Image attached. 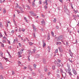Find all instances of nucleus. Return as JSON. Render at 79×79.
<instances>
[{
	"label": "nucleus",
	"instance_id": "obj_1",
	"mask_svg": "<svg viewBox=\"0 0 79 79\" xmlns=\"http://www.w3.org/2000/svg\"><path fill=\"white\" fill-rule=\"evenodd\" d=\"M61 62L60 60H55L54 63L56 64V66L58 67H60V66H63L62 63H60Z\"/></svg>",
	"mask_w": 79,
	"mask_h": 79
},
{
	"label": "nucleus",
	"instance_id": "obj_2",
	"mask_svg": "<svg viewBox=\"0 0 79 79\" xmlns=\"http://www.w3.org/2000/svg\"><path fill=\"white\" fill-rule=\"evenodd\" d=\"M69 52H70V56H69V57H70V60H72V58H73V53H72V52H71V50H69Z\"/></svg>",
	"mask_w": 79,
	"mask_h": 79
},
{
	"label": "nucleus",
	"instance_id": "obj_3",
	"mask_svg": "<svg viewBox=\"0 0 79 79\" xmlns=\"http://www.w3.org/2000/svg\"><path fill=\"white\" fill-rule=\"evenodd\" d=\"M67 66H68L69 69H66V72H67L69 74V64H67Z\"/></svg>",
	"mask_w": 79,
	"mask_h": 79
},
{
	"label": "nucleus",
	"instance_id": "obj_4",
	"mask_svg": "<svg viewBox=\"0 0 79 79\" xmlns=\"http://www.w3.org/2000/svg\"><path fill=\"white\" fill-rule=\"evenodd\" d=\"M57 38V41H59V40H62V37L61 36H59Z\"/></svg>",
	"mask_w": 79,
	"mask_h": 79
},
{
	"label": "nucleus",
	"instance_id": "obj_5",
	"mask_svg": "<svg viewBox=\"0 0 79 79\" xmlns=\"http://www.w3.org/2000/svg\"><path fill=\"white\" fill-rule=\"evenodd\" d=\"M0 69H4L2 64L1 62H0Z\"/></svg>",
	"mask_w": 79,
	"mask_h": 79
},
{
	"label": "nucleus",
	"instance_id": "obj_6",
	"mask_svg": "<svg viewBox=\"0 0 79 79\" xmlns=\"http://www.w3.org/2000/svg\"><path fill=\"white\" fill-rule=\"evenodd\" d=\"M28 68L30 71H32V69L31 68V66L29 65L28 66Z\"/></svg>",
	"mask_w": 79,
	"mask_h": 79
},
{
	"label": "nucleus",
	"instance_id": "obj_7",
	"mask_svg": "<svg viewBox=\"0 0 79 79\" xmlns=\"http://www.w3.org/2000/svg\"><path fill=\"white\" fill-rule=\"evenodd\" d=\"M62 74L63 77V76H64V77H66V73L64 72H62Z\"/></svg>",
	"mask_w": 79,
	"mask_h": 79
},
{
	"label": "nucleus",
	"instance_id": "obj_8",
	"mask_svg": "<svg viewBox=\"0 0 79 79\" xmlns=\"http://www.w3.org/2000/svg\"><path fill=\"white\" fill-rule=\"evenodd\" d=\"M73 71L74 74H75V75H76V74H77V72H76V70H74V69H73Z\"/></svg>",
	"mask_w": 79,
	"mask_h": 79
},
{
	"label": "nucleus",
	"instance_id": "obj_9",
	"mask_svg": "<svg viewBox=\"0 0 79 79\" xmlns=\"http://www.w3.org/2000/svg\"><path fill=\"white\" fill-rule=\"evenodd\" d=\"M73 11L74 12L75 14H76L77 13H78V10H75V9H73Z\"/></svg>",
	"mask_w": 79,
	"mask_h": 79
},
{
	"label": "nucleus",
	"instance_id": "obj_10",
	"mask_svg": "<svg viewBox=\"0 0 79 79\" xmlns=\"http://www.w3.org/2000/svg\"><path fill=\"white\" fill-rule=\"evenodd\" d=\"M32 53V51H31V50H29V51L28 52V54L29 55H31Z\"/></svg>",
	"mask_w": 79,
	"mask_h": 79
},
{
	"label": "nucleus",
	"instance_id": "obj_11",
	"mask_svg": "<svg viewBox=\"0 0 79 79\" xmlns=\"http://www.w3.org/2000/svg\"><path fill=\"white\" fill-rule=\"evenodd\" d=\"M19 9H20L21 13L24 12V11L23 10V8L22 7H19Z\"/></svg>",
	"mask_w": 79,
	"mask_h": 79
},
{
	"label": "nucleus",
	"instance_id": "obj_12",
	"mask_svg": "<svg viewBox=\"0 0 79 79\" xmlns=\"http://www.w3.org/2000/svg\"><path fill=\"white\" fill-rule=\"evenodd\" d=\"M39 56H40L39 55L36 54V55L35 56V58H39Z\"/></svg>",
	"mask_w": 79,
	"mask_h": 79
},
{
	"label": "nucleus",
	"instance_id": "obj_13",
	"mask_svg": "<svg viewBox=\"0 0 79 79\" xmlns=\"http://www.w3.org/2000/svg\"><path fill=\"white\" fill-rule=\"evenodd\" d=\"M59 49L60 52H61V53H62V52H63V49H61V48L59 47Z\"/></svg>",
	"mask_w": 79,
	"mask_h": 79
},
{
	"label": "nucleus",
	"instance_id": "obj_14",
	"mask_svg": "<svg viewBox=\"0 0 79 79\" xmlns=\"http://www.w3.org/2000/svg\"><path fill=\"white\" fill-rule=\"evenodd\" d=\"M33 66H34V69H36V66H37V65L35 64H33Z\"/></svg>",
	"mask_w": 79,
	"mask_h": 79
},
{
	"label": "nucleus",
	"instance_id": "obj_15",
	"mask_svg": "<svg viewBox=\"0 0 79 79\" xmlns=\"http://www.w3.org/2000/svg\"><path fill=\"white\" fill-rule=\"evenodd\" d=\"M48 40H50V34L48 33V38H47Z\"/></svg>",
	"mask_w": 79,
	"mask_h": 79
},
{
	"label": "nucleus",
	"instance_id": "obj_16",
	"mask_svg": "<svg viewBox=\"0 0 79 79\" xmlns=\"http://www.w3.org/2000/svg\"><path fill=\"white\" fill-rule=\"evenodd\" d=\"M33 28V29L34 31H36V28L34 27V26L33 25L32 26Z\"/></svg>",
	"mask_w": 79,
	"mask_h": 79
},
{
	"label": "nucleus",
	"instance_id": "obj_17",
	"mask_svg": "<svg viewBox=\"0 0 79 79\" xmlns=\"http://www.w3.org/2000/svg\"><path fill=\"white\" fill-rule=\"evenodd\" d=\"M70 6H71V8L72 9H74V8L73 6V4L71 3L70 4Z\"/></svg>",
	"mask_w": 79,
	"mask_h": 79
},
{
	"label": "nucleus",
	"instance_id": "obj_18",
	"mask_svg": "<svg viewBox=\"0 0 79 79\" xmlns=\"http://www.w3.org/2000/svg\"><path fill=\"white\" fill-rule=\"evenodd\" d=\"M64 11H67V8L66 6H64Z\"/></svg>",
	"mask_w": 79,
	"mask_h": 79
},
{
	"label": "nucleus",
	"instance_id": "obj_19",
	"mask_svg": "<svg viewBox=\"0 0 79 79\" xmlns=\"http://www.w3.org/2000/svg\"><path fill=\"white\" fill-rule=\"evenodd\" d=\"M18 64L19 66H23V64H21V65H20L19 64H21V62L20 61H19L18 62Z\"/></svg>",
	"mask_w": 79,
	"mask_h": 79
},
{
	"label": "nucleus",
	"instance_id": "obj_20",
	"mask_svg": "<svg viewBox=\"0 0 79 79\" xmlns=\"http://www.w3.org/2000/svg\"><path fill=\"white\" fill-rule=\"evenodd\" d=\"M0 27H2H2H3V25H2V23H0Z\"/></svg>",
	"mask_w": 79,
	"mask_h": 79
},
{
	"label": "nucleus",
	"instance_id": "obj_21",
	"mask_svg": "<svg viewBox=\"0 0 79 79\" xmlns=\"http://www.w3.org/2000/svg\"><path fill=\"white\" fill-rule=\"evenodd\" d=\"M61 42H59L57 43V45H61Z\"/></svg>",
	"mask_w": 79,
	"mask_h": 79
},
{
	"label": "nucleus",
	"instance_id": "obj_22",
	"mask_svg": "<svg viewBox=\"0 0 79 79\" xmlns=\"http://www.w3.org/2000/svg\"><path fill=\"white\" fill-rule=\"evenodd\" d=\"M58 49H56L55 52H54L55 53H58Z\"/></svg>",
	"mask_w": 79,
	"mask_h": 79
},
{
	"label": "nucleus",
	"instance_id": "obj_23",
	"mask_svg": "<svg viewBox=\"0 0 79 79\" xmlns=\"http://www.w3.org/2000/svg\"><path fill=\"white\" fill-rule=\"evenodd\" d=\"M24 51V49L23 48H22V49L20 50V52H21V53H23V51Z\"/></svg>",
	"mask_w": 79,
	"mask_h": 79
},
{
	"label": "nucleus",
	"instance_id": "obj_24",
	"mask_svg": "<svg viewBox=\"0 0 79 79\" xmlns=\"http://www.w3.org/2000/svg\"><path fill=\"white\" fill-rule=\"evenodd\" d=\"M46 46V44L45 43H44L43 44V47H45V46Z\"/></svg>",
	"mask_w": 79,
	"mask_h": 79
},
{
	"label": "nucleus",
	"instance_id": "obj_25",
	"mask_svg": "<svg viewBox=\"0 0 79 79\" xmlns=\"http://www.w3.org/2000/svg\"><path fill=\"white\" fill-rule=\"evenodd\" d=\"M30 13H31L32 15H34V12L32 11H30Z\"/></svg>",
	"mask_w": 79,
	"mask_h": 79
},
{
	"label": "nucleus",
	"instance_id": "obj_26",
	"mask_svg": "<svg viewBox=\"0 0 79 79\" xmlns=\"http://www.w3.org/2000/svg\"><path fill=\"white\" fill-rule=\"evenodd\" d=\"M3 13H4V14L6 13V10L5 9L3 10Z\"/></svg>",
	"mask_w": 79,
	"mask_h": 79
},
{
	"label": "nucleus",
	"instance_id": "obj_27",
	"mask_svg": "<svg viewBox=\"0 0 79 79\" xmlns=\"http://www.w3.org/2000/svg\"><path fill=\"white\" fill-rule=\"evenodd\" d=\"M26 7H27L28 9V10H29V9H31V7H30V6L28 5L26 6Z\"/></svg>",
	"mask_w": 79,
	"mask_h": 79
},
{
	"label": "nucleus",
	"instance_id": "obj_28",
	"mask_svg": "<svg viewBox=\"0 0 79 79\" xmlns=\"http://www.w3.org/2000/svg\"><path fill=\"white\" fill-rule=\"evenodd\" d=\"M13 22L15 25L16 26V22H15V19H13Z\"/></svg>",
	"mask_w": 79,
	"mask_h": 79
},
{
	"label": "nucleus",
	"instance_id": "obj_29",
	"mask_svg": "<svg viewBox=\"0 0 79 79\" xmlns=\"http://www.w3.org/2000/svg\"><path fill=\"white\" fill-rule=\"evenodd\" d=\"M46 3V5H48V3L47 2V0H45V2H44V3Z\"/></svg>",
	"mask_w": 79,
	"mask_h": 79
},
{
	"label": "nucleus",
	"instance_id": "obj_30",
	"mask_svg": "<svg viewBox=\"0 0 79 79\" xmlns=\"http://www.w3.org/2000/svg\"><path fill=\"white\" fill-rule=\"evenodd\" d=\"M44 8H45V10H47V5H45L44 6Z\"/></svg>",
	"mask_w": 79,
	"mask_h": 79
},
{
	"label": "nucleus",
	"instance_id": "obj_31",
	"mask_svg": "<svg viewBox=\"0 0 79 79\" xmlns=\"http://www.w3.org/2000/svg\"><path fill=\"white\" fill-rule=\"evenodd\" d=\"M65 44H66L67 46H69V45H68V41H66Z\"/></svg>",
	"mask_w": 79,
	"mask_h": 79
},
{
	"label": "nucleus",
	"instance_id": "obj_32",
	"mask_svg": "<svg viewBox=\"0 0 79 79\" xmlns=\"http://www.w3.org/2000/svg\"><path fill=\"white\" fill-rule=\"evenodd\" d=\"M32 53H35V49H34L33 50Z\"/></svg>",
	"mask_w": 79,
	"mask_h": 79
},
{
	"label": "nucleus",
	"instance_id": "obj_33",
	"mask_svg": "<svg viewBox=\"0 0 79 79\" xmlns=\"http://www.w3.org/2000/svg\"><path fill=\"white\" fill-rule=\"evenodd\" d=\"M52 68L53 69H55V65H53L52 67Z\"/></svg>",
	"mask_w": 79,
	"mask_h": 79
},
{
	"label": "nucleus",
	"instance_id": "obj_34",
	"mask_svg": "<svg viewBox=\"0 0 79 79\" xmlns=\"http://www.w3.org/2000/svg\"><path fill=\"white\" fill-rule=\"evenodd\" d=\"M51 34L52 35V37H53L54 36V33L52 31Z\"/></svg>",
	"mask_w": 79,
	"mask_h": 79
},
{
	"label": "nucleus",
	"instance_id": "obj_35",
	"mask_svg": "<svg viewBox=\"0 0 79 79\" xmlns=\"http://www.w3.org/2000/svg\"><path fill=\"white\" fill-rule=\"evenodd\" d=\"M0 79H3V76L2 75L0 76Z\"/></svg>",
	"mask_w": 79,
	"mask_h": 79
},
{
	"label": "nucleus",
	"instance_id": "obj_36",
	"mask_svg": "<svg viewBox=\"0 0 79 79\" xmlns=\"http://www.w3.org/2000/svg\"><path fill=\"white\" fill-rule=\"evenodd\" d=\"M44 71L45 72H47L48 71V70L47 69L45 68L44 69Z\"/></svg>",
	"mask_w": 79,
	"mask_h": 79
},
{
	"label": "nucleus",
	"instance_id": "obj_37",
	"mask_svg": "<svg viewBox=\"0 0 79 79\" xmlns=\"http://www.w3.org/2000/svg\"><path fill=\"white\" fill-rule=\"evenodd\" d=\"M39 5H41L42 4V1L40 0L39 2Z\"/></svg>",
	"mask_w": 79,
	"mask_h": 79
},
{
	"label": "nucleus",
	"instance_id": "obj_38",
	"mask_svg": "<svg viewBox=\"0 0 79 79\" xmlns=\"http://www.w3.org/2000/svg\"><path fill=\"white\" fill-rule=\"evenodd\" d=\"M35 2H32V5H33V6L35 5Z\"/></svg>",
	"mask_w": 79,
	"mask_h": 79
},
{
	"label": "nucleus",
	"instance_id": "obj_39",
	"mask_svg": "<svg viewBox=\"0 0 79 79\" xmlns=\"http://www.w3.org/2000/svg\"><path fill=\"white\" fill-rule=\"evenodd\" d=\"M0 54L1 55V56H3V53L2 52H0Z\"/></svg>",
	"mask_w": 79,
	"mask_h": 79
},
{
	"label": "nucleus",
	"instance_id": "obj_40",
	"mask_svg": "<svg viewBox=\"0 0 79 79\" xmlns=\"http://www.w3.org/2000/svg\"><path fill=\"white\" fill-rule=\"evenodd\" d=\"M2 42L3 43H5V42H6V40H2Z\"/></svg>",
	"mask_w": 79,
	"mask_h": 79
},
{
	"label": "nucleus",
	"instance_id": "obj_41",
	"mask_svg": "<svg viewBox=\"0 0 79 79\" xmlns=\"http://www.w3.org/2000/svg\"><path fill=\"white\" fill-rule=\"evenodd\" d=\"M32 44H33V43H32L31 42H30L29 43V45H32Z\"/></svg>",
	"mask_w": 79,
	"mask_h": 79
},
{
	"label": "nucleus",
	"instance_id": "obj_42",
	"mask_svg": "<svg viewBox=\"0 0 79 79\" xmlns=\"http://www.w3.org/2000/svg\"><path fill=\"white\" fill-rule=\"evenodd\" d=\"M19 47H21V44L20 43H19Z\"/></svg>",
	"mask_w": 79,
	"mask_h": 79
},
{
	"label": "nucleus",
	"instance_id": "obj_43",
	"mask_svg": "<svg viewBox=\"0 0 79 79\" xmlns=\"http://www.w3.org/2000/svg\"><path fill=\"white\" fill-rule=\"evenodd\" d=\"M33 35L35 37V33H33Z\"/></svg>",
	"mask_w": 79,
	"mask_h": 79
},
{
	"label": "nucleus",
	"instance_id": "obj_44",
	"mask_svg": "<svg viewBox=\"0 0 79 79\" xmlns=\"http://www.w3.org/2000/svg\"><path fill=\"white\" fill-rule=\"evenodd\" d=\"M22 31H23V32H24L25 31V29L24 28L22 29Z\"/></svg>",
	"mask_w": 79,
	"mask_h": 79
},
{
	"label": "nucleus",
	"instance_id": "obj_45",
	"mask_svg": "<svg viewBox=\"0 0 79 79\" xmlns=\"http://www.w3.org/2000/svg\"><path fill=\"white\" fill-rule=\"evenodd\" d=\"M0 36H1V37H3V35H2V33H0Z\"/></svg>",
	"mask_w": 79,
	"mask_h": 79
},
{
	"label": "nucleus",
	"instance_id": "obj_46",
	"mask_svg": "<svg viewBox=\"0 0 79 79\" xmlns=\"http://www.w3.org/2000/svg\"><path fill=\"white\" fill-rule=\"evenodd\" d=\"M32 74L34 76H35V73L32 72Z\"/></svg>",
	"mask_w": 79,
	"mask_h": 79
},
{
	"label": "nucleus",
	"instance_id": "obj_47",
	"mask_svg": "<svg viewBox=\"0 0 79 79\" xmlns=\"http://www.w3.org/2000/svg\"><path fill=\"white\" fill-rule=\"evenodd\" d=\"M12 74L13 75H14V74H15V72H14V71H12Z\"/></svg>",
	"mask_w": 79,
	"mask_h": 79
},
{
	"label": "nucleus",
	"instance_id": "obj_48",
	"mask_svg": "<svg viewBox=\"0 0 79 79\" xmlns=\"http://www.w3.org/2000/svg\"><path fill=\"white\" fill-rule=\"evenodd\" d=\"M14 32H15V31L14 30H12L11 32V33H14Z\"/></svg>",
	"mask_w": 79,
	"mask_h": 79
},
{
	"label": "nucleus",
	"instance_id": "obj_49",
	"mask_svg": "<svg viewBox=\"0 0 79 79\" xmlns=\"http://www.w3.org/2000/svg\"><path fill=\"white\" fill-rule=\"evenodd\" d=\"M1 47H4V44H2L1 45Z\"/></svg>",
	"mask_w": 79,
	"mask_h": 79
},
{
	"label": "nucleus",
	"instance_id": "obj_50",
	"mask_svg": "<svg viewBox=\"0 0 79 79\" xmlns=\"http://www.w3.org/2000/svg\"><path fill=\"white\" fill-rule=\"evenodd\" d=\"M56 29H59V27H58V26H56Z\"/></svg>",
	"mask_w": 79,
	"mask_h": 79
},
{
	"label": "nucleus",
	"instance_id": "obj_51",
	"mask_svg": "<svg viewBox=\"0 0 79 79\" xmlns=\"http://www.w3.org/2000/svg\"><path fill=\"white\" fill-rule=\"evenodd\" d=\"M69 75L70 76H71L72 75V74L71 73V72H69Z\"/></svg>",
	"mask_w": 79,
	"mask_h": 79
},
{
	"label": "nucleus",
	"instance_id": "obj_52",
	"mask_svg": "<svg viewBox=\"0 0 79 79\" xmlns=\"http://www.w3.org/2000/svg\"><path fill=\"white\" fill-rule=\"evenodd\" d=\"M19 32L21 31V29L20 28H19Z\"/></svg>",
	"mask_w": 79,
	"mask_h": 79
},
{
	"label": "nucleus",
	"instance_id": "obj_53",
	"mask_svg": "<svg viewBox=\"0 0 79 79\" xmlns=\"http://www.w3.org/2000/svg\"><path fill=\"white\" fill-rule=\"evenodd\" d=\"M4 34L5 35H6V36H7V35L6 34V32L5 31H4Z\"/></svg>",
	"mask_w": 79,
	"mask_h": 79
},
{
	"label": "nucleus",
	"instance_id": "obj_54",
	"mask_svg": "<svg viewBox=\"0 0 79 79\" xmlns=\"http://www.w3.org/2000/svg\"><path fill=\"white\" fill-rule=\"evenodd\" d=\"M33 16H37V15H36V14H33Z\"/></svg>",
	"mask_w": 79,
	"mask_h": 79
},
{
	"label": "nucleus",
	"instance_id": "obj_55",
	"mask_svg": "<svg viewBox=\"0 0 79 79\" xmlns=\"http://www.w3.org/2000/svg\"><path fill=\"white\" fill-rule=\"evenodd\" d=\"M63 44H64V45H66V41L64 42H63Z\"/></svg>",
	"mask_w": 79,
	"mask_h": 79
},
{
	"label": "nucleus",
	"instance_id": "obj_56",
	"mask_svg": "<svg viewBox=\"0 0 79 79\" xmlns=\"http://www.w3.org/2000/svg\"><path fill=\"white\" fill-rule=\"evenodd\" d=\"M7 42H8L9 43V44H10V40H7Z\"/></svg>",
	"mask_w": 79,
	"mask_h": 79
},
{
	"label": "nucleus",
	"instance_id": "obj_57",
	"mask_svg": "<svg viewBox=\"0 0 79 79\" xmlns=\"http://www.w3.org/2000/svg\"><path fill=\"white\" fill-rule=\"evenodd\" d=\"M3 1H2V0H0V3H3Z\"/></svg>",
	"mask_w": 79,
	"mask_h": 79
},
{
	"label": "nucleus",
	"instance_id": "obj_58",
	"mask_svg": "<svg viewBox=\"0 0 79 79\" xmlns=\"http://www.w3.org/2000/svg\"><path fill=\"white\" fill-rule=\"evenodd\" d=\"M19 55H20V52H18Z\"/></svg>",
	"mask_w": 79,
	"mask_h": 79
},
{
	"label": "nucleus",
	"instance_id": "obj_59",
	"mask_svg": "<svg viewBox=\"0 0 79 79\" xmlns=\"http://www.w3.org/2000/svg\"><path fill=\"white\" fill-rule=\"evenodd\" d=\"M24 19L25 20H26V21H27V19H26V17H24Z\"/></svg>",
	"mask_w": 79,
	"mask_h": 79
},
{
	"label": "nucleus",
	"instance_id": "obj_60",
	"mask_svg": "<svg viewBox=\"0 0 79 79\" xmlns=\"http://www.w3.org/2000/svg\"><path fill=\"white\" fill-rule=\"evenodd\" d=\"M15 42H16V41H15V40L14 39V42H13L14 44H15Z\"/></svg>",
	"mask_w": 79,
	"mask_h": 79
},
{
	"label": "nucleus",
	"instance_id": "obj_61",
	"mask_svg": "<svg viewBox=\"0 0 79 79\" xmlns=\"http://www.w3.org/2000/svg\"><path fill=\"white\" fill-rule=\"evenodd\" d=\"M56 19H54V21L55 23V22H56Z\"/></svg>",
	"mask_w": 79,
	"mask_h": 79
},
{
	"label": "nucleus",
	"instance_id": "obj_62",
	"mask_svg": "<svg viewBox=\"0 0 79 79\" xmlns=\"http://www.w3.org/2000/svg\"><path fill=\"white\" fill-rule=\"evenodd\" d=\"M15 40H16V41H18V38H16Z\"/></svg>",
	"mask_w": 79,
	"mask_h": 79
},
{
	"label": "nucleus",
	"instance_id": "obj_63",
	"mask_svg": "<svg viewBox=\"0 0 79 79\" xmlns=\"http://www.w3.org/2000/svg\"><path fill=\"white\" fill-rule=\"evenodd\" d=\"M77 26H79V22L77 24Z\"/></svg>",
	"mask_w": 79,
	"mask_h": 79
},
{
	"label": "nucleus",
	"instance_id": "obj_64",
	"mask_svg": "<svg viewBox=\"0 0 79 79\" xmlns=\"http://www.w3.org/2000/svg\"><path fill=\"white\" fill-rule=\"evenodd\" d=\"M48 74V76H49V75L50 74V72H49Z\"/></svg>",
	"mask_w": 79,
	"mask_h": 79
}]
</instances>
